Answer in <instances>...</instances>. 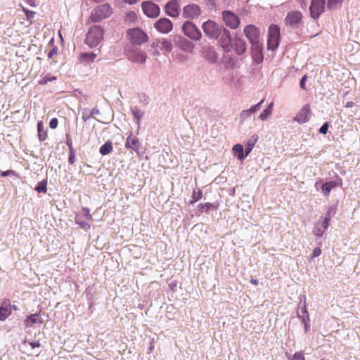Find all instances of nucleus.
Segmentation results:
<instances>
[{"instance_id": "obj_1", "label": "nucleus", "mask_w": 360, "mask_h": 360, "mask_svg": "<svg viewBox=\"0 0 360 360\" xmlns=\"http://www.w3.org/2000/svg\"><path fill=\"white\" fill-rule=\"evenodd\" d=\"M103 29L100 25H94L89 28L85 42L91 48L96 47L103 41Z\"/></svg>"}, {"instance_id": "obj_2", "label": "nucleus", "mask_w": 360, "mask_h": 360, "mask_svg": "<svg viewBox=\"0 0 360 360\" xmlns=\"http://www.w3.org/2000/svg\"><path fill=\"white\" fill-rule=\"evenodd\" d=\"M202 29L207 37L210 39H217L221 35L224 27L218 25L216 22L208 20L203 22Z\"/></svg>"}, {"instance_id": "obj_3", "label": "nucleus", "mask_w": 360, "mask_h": 360, "mask_svg": "<svg viewBox=\"0 0 360 360\" xmlns=\"http://www.w3.org/2000/svg\"><path fill=\"white\" fill-rule=\"evenodd\" d=\"M112 13V9L108 4L100 5L94 8L91 13V20L94 22H98L108 18Z\"/></svg>"}, {"instance_id": "obj_4", "label": "nucleus", "mask_w": 360, "mask_h": 360, "mask_svg": "<svg viewBox=\"0 0 360 360\" xmlns=\"http://www.w3.org/2000/svg\"><path fill=\"white\" fill-rule=\"evenodd\" d=\"M75 223L85 231L90 229L91 222L93 221L92 215L86 207H83L80 212L75 215Z\"/></svg>"}, {"instance_id": "obj_5", "label": "nucleus", "mask_w": 360, "mask_h": 360, "mask_svg": "<svg viewBox=\"0 0 360 360\" xmlns=\"http://www.w3.org/2000/svg\"><path fill=\"white\" fill-rule=\"evenodd\" d=\"M280 39V28L276 25H271L269 27L267 40L268 49L274 51L277 49Z\"/></svg>"}, {"instance_id": "obj_6", "label": "nucleus", "mask_w": 360, "mask_h": 360, "mask_svg": "<svg viewBox=\"0 0 360 360\" xmlns=\"http://www.w3.org/2000/svg\"><path fill=\"white\" fill-rule=\"evenodd\" d=\"M182 31L185 35L192 40L199 41L202 38L201 32L191 21H186L183 24Z\"/></svg>"}, {"instance_id": "obj_7", "label": "nucleus", "mask_w": 360, "mask_h": 360, "mask_svg": "<svg viewBox=\"0 0 360 360\" xmlns=\"http://www.w3.org/2000/svg\"><path fill=\"white\" fill-rule=\"evenodd\" d=\"M127 37L134 44H141L148 40L147 34L139 28L128 30Z\"/></svg>"}, {"instance_id": "obj_8", "label": "nucleus", "mask_w": 360, "mask_h": 360, "mask_svg": "<svg viewBox=\"0 0 360 360\" xmlns=\"http://www.w3.org/2000/svg\"><path fill=\"white\" fill-rule=\"evenodd\" d=\"M326 0H311L309 7L310 15L312 18L318 19L324 11Z\"/></svg>"}, {"instance_id": "obj_9", "label": "nucleus", "mask_w": 360, "mask_h": 360, "mask_svg": "<svg viewBox=\"0 0 360 360\" xmlns=\"http://www.w3.org/2000/svg\"><path fill=\"white\" fill-rule=\"evenodd\" d=\"M143 13L149 18H156L160 14V8L151 1H143L141 4Z\"/></svg>"}, {"instance_id": "obj_10", "label": "nucleus", "mask_w": 360, "mask_h": 360, "mask_svg": "<svg viewBox=\"0 0 360 360\" xmlns=\"http://www.w3.org/2000/svg\"><path fill=\"white\" fill-rule=\"evenodd\" d=\"M244 33L251 44L260 42L259 30L255 25H248L246 27H245Z\"/></svg>"}, {"instance_id": "obj_11", "label": "nucleus", "mask_w": 360, "mask_h": 360, "mask_svg": "<svg viewBox=\"0 0 360 360\" xmlns=\"http://www.w3.org/2000/svg\"><path fill=\"white\" fill-rule=\"evenodd\" d=\"M200 13L201 9L200 6L192 4L184 6L182 15L185 18L192 20L198 18Z\"/></svg>"}, {"instance_id": "obj_12", "label": "nucleus", "mask_w": 360, "mask_h": 360, "mask_svg": "<svg viewBox=\"0 0 360 360\" xmlns=\"http://www.w3.org/2000/svg\"><path fill=\"white\" fill-rule=\"evenodd\" d=\"M223 20L231 29H236L240 24L239 18L233 13L228 11H224L222 13Z\"/></svg>"}, {"instance_id": "obj_13", "label": "nucleus", "mask_w": 360, "mask_h": 360, "mask_svg": "<svg viewBox=\"0 0 360 360\" xmlns=\"http://www.w3.org/2000/svg\"><path fill=\"white\" fill-rule=\"evenodd\" d=\"M154 27L158 32L167 34L172 31L173 24L172 21L167 18H160L155 23Z\"/></svg>"}, {"instance_id": "obj_14", "label": "nucleus", "mask_w": 360, "mask_h": 360, "mask_svg": "<svg viewBox=\"0 0 360 360\" xmlns=\"http://www.w3.org/2000/svg\"><path fill=\"white\" fill-rule=\"evenodd\" d=\"M146 54L139 49L131 50L128 54V59L134 63L143 64L146 60Z\"/></svg>"}, {"instance_id": "obj_15", "label": "nucleus", "mask_w": 360, "mask_h": 360, "mask_svg": "<svg viewBox=\"0 0 360 360\" xmlns=\"http://www.w3.org/2000/svg\"><path fill=\"white\" fill-rule=\"evenodd\" d=\"M302 15L299 11H291L288 13L285 18V23L287 26L295 27L302 20Z\"/></svg>"}, {"instance_id": "obj_16", "label": "nucleus", "mask_w": 360, "mask_h": 360, "mask_svg": "<svg viewBox=\"0 0 360 360\" xmlns=\"http://www.w3.org/2000/svg\"><path fill=\"white\" fill-rule=\"evenodd\" d=\"M252 56L254 61L260 63L263 61L262 44L260 42L251 44Z\"/></svg>"}, {"instance_id": "obj_17", "label": "nucleus", "mask_w": 360, "mask_h": 360, "mask_svg": "<svg viewBox=\"0 0 360 360\" xmlns=\"http://www.w3.org/2000/svg\"><path fill=\"white\" fill-rule=\"evenodd\" d=\"M264 101V99H262L257 104L252 105L250 108L242 110L239 115L240 120L244 121L250 118L253 114L259 110L260 106Z\"/></svg>"}, {"instance_id": "obj_18", "label": "nucleus", "mask_w": 360, "mask_h": 360, "mask_svg": "<svg viewBox=\"0 0 360 360\" xmlns=\"http://www.w3.org/2000/svg\"><path fill=\"white\" fill-rule=\"evenodd\" d=\"M202 56L211 63H216L218 59V54L212 47L203 48Z\"/></svg>"}, {"instance_id": "obj_19", "label": "nucleus", "mask_w": 360, "mask_h": 360, "mask_svg": "<svg viewBox=\"0 0 360 360\" xmlns=\"http://www.w3.org/2000/svg\"><path fill=\"white\" fill-rule=\"evenodd\" d=\"M127 148L132 149L136 153H139L141 150V143L136 136H133L131 134L127 138L125 143Z\"/></svg>"}, {"instance_id": "obj_20", "label": "nucleus", "mask_w": 360, "mask_h": 360, "mask_svg": "<svg viewBox=\"0 0 360 360\" xmlns=\"http://www.w3.org/2000/svg\"><path fill=\"white\" fill-rule=\"evenodd\" d=\"M179 1L172 0L169 1L165 6V11L167 14L171 17H176L179 14Z\"/></svg>"}, {"instance_id": "obj_21", "label": "nucleus", "mask_w": 360, "mask_h": 360, "mask_svg": "<svg viewBox=\"0 0 360 360\" xmlns=\"http://www.w3.org/2000/svg\"><path fill=\"white\" fill-rule=\"evenodd\" d=\"M310 116L309 107L304 105L294 118L295 121L299 123H304L309 121Z\"/></svg>"}, {"instance_id": "obj_22", "label": "nucleus", "mask_w": 360, "mask_h": 360, "mask_svg": "<svg viewBox=\"0 0 360 360\" xmlns=\"http://www.w3.org/2000/svg\"><path fill=\"white\" fill-rule=\"evenodd\" d=\"M43 319L39 316V313L33 314L28 316L24 321V324L25 327L31 328L33 327L35 324H41L43 323Z\"/></svg>"}, {"instance_id": "obj_23", "label": "nucleus", "mask_w": 360, "mask_h": 360, "mask_svg": "<svg viewBox=\"0 0 360 360\" xmlns=\"http://www.w3.org/2000/svg\"><path fill=\"white\" fill-rule=\"evenodd\" d=\"M221 34V37L220 42H221V46L224 50L229 51V48L231 46V40H232L231 33L229 30L224 28V30H222V32Z\"/></svg>"}, {"instance_id": "obj_24", "label": "nucleus", "mask_w": 360, "mask_h": 360, "mask_svg": "<svg viewBox=\"0 0 360 360\" xmlns=\"http://www.w3.org/2000/svg\"><path fill=\"white\" fill-rule=\"evenodd\" d=\"M11 314V304L9 300H5L0 307V320H6Z\"/></svg>"}, {"instance_id": "obj_25", "label": "nucleus", "mask_w": 360, "mask_h": 360, "mask_svg": "<svg viewBox=\"0 0 360 360\" xmlns=\"http://www.w3.org/2000/svg\"><path fill=\"white\" fill-rule=\"evenodd\" d=\"M297 314L301 320H304L305 321H310L305 301L302 302V300H300Z\"/></svg>"}, {"instance_id": "obj_26", "label": "nucleus", "mask_w": 360, "mask_h": 360, "mask_svg": "<svg viewBox=\"0 0 360 360\" xmlns=\"http://www.w3.org/2000/svg\"><path fill=\"white\" fill-rule=\"evenodd\" d=\"M340 185H342L341 179L337 181H330L322 185V191L325 195H328L333 188Z\"/></svg>"}, {"instance_id": "obj_27", "label": "nucleus", "mask_w": 360, "mask_h": 360, "mask_svg": "<svg viewBox=\"0 0 360 360\" xmlns=\"http://www.w3.org/2000/svg\"><path fill=\"white\" fill-rule=\"evenodd\" d=\"M156 46L161 50L164 51L165 53H168L172 50V44L170 41L162 39L156 42Z\"/></svg>"}, {"instance_id": "obj_28", "label": "nucleus", "mask_w": 360, "mask_h": 360, "mask_svg": "<svg viewBox=\"0 0 360 360\" xmlns=\"http://www.w3.org/2000/svg\"><path fill=\"white\" fill-rule=\"evenodd\" d=\"M233 151L234 152L235 155H238V158L240 160H244L248 154H246V152L244 153V148L243 145L241 144H236L233 147Z\"/></svg>"}, {"instance_id": "obj_29", "label": "nucleus", "mask_w": 360, "mask_h": 360, "mask_svg": "<svg viewBox=\"0 0 360 360\" xmlns=\"http://www.w3.org/2000/svg\"><path fill=\"white\" fill-rule=\"evenodd\" d=\"M131 111L134 117L136 119L137 124H140V121L144 115V111L137 106L131 107Z\"/></svg>"}, {"instance_id": "obj_30", "label": "nucleus", "mask_w": 360, "mask_h": 360, "mask_svg": "<svg viewBox=\"0 0 360 360\" xmlns=\"http://www.w3.org/2000/svg\"><path fill=\"white\" fill-rule=\"evenodd\" d=\"M257 140H258V136L256 134L252 135L249 139V140L248 141L247 144L245 146V148L246 154L248 155L252 151V150L254 146L255 145V143H257Z\"/></svg>"}, {"instance_id": "obj_31", "label": "nucleus", "mask_w": 360, "mask_h": 360, "mask_svg": "<svg viewBox=\"0 0 360 360\" xmlns=\"http://www.w3.org/2000/svg\"><path fill=\"white\" fill-rule=\"evenodd\" d=\"M274 104L273 103H271L268 107L264 109L262 113H260L259 118L262 121H266L269 117L271 115L272 109H273Z\"/></svg>"}, {"instance_id": "obj_32", "label": "nucleus", "mask_w": 360, "mask_h": 360, "mask_svg": "<svg viewBox=\"0 0 360 360\" xmlns=\"http://www.w3.org/2000/svg\"><path fill=\"white\" fill-rule=\"evenodd\" d=\"M112 150V146L111 141H106L103 146H101L99 152L102 155H106L110 153Z\"/></svg>"}, {"instance_id": "obj_33", "label": "nucleus", "mask_w": 360, "mask_h": 360, "mask_svg": "<svg viewBox=\"0 0 360 360\" xmlns=\"http://www.w3.org/2000/svg\"><path fill=\"white\" fill-rule=\"evenodd\" d=\"M38 137L40 141H44L47 137L46 131L44 128L42 122H39L37 124Z\"/></svg>"}, {"instance_id": "obj_34", "label": "nucleus", "mask_w": 360, "mask_h": 360, "mask_svg": "<svg viewBox=\"0 0 360 360\" xmlns=\"http://www.w3.org/2000/svg\"><path fill=\"white\" fill-rule=\"evenodd\" d=\"M179 46L184 51H191L193 48V44L186 39H182L179 41Z\"/></svg>"}, {"instance_id": "obj_35", "label": "nucleus", "mask_w": 360, "mask_h": 360, "mask_svg": "<svg viewBox=\"0 0 360 360\" xmlns=\"http://www.w3.org/2000/svg\"><path fill=\"white\" fill-rule=\"evenodd\" d=\"M236 51L238 55H242L246 51V46L245 41L243 40H238L235 44Z\"/></svg>"}, {"instance_id": "obj_36", "label": "nucleus", "mask_w": 360, "mask_h": 360, "mask_svg": "<svg viewBox=\"0 0 360 360\" xmlns=\"http://www.w3.org/2000/svg\"><path fill=\"white\" fill-rule=\"evenodd\" d=\"M96 54L94 53H84L81 55L82 61L86 62L87 63L93 62L96 58Z\"/></svg>"}, {"instance_id": "obj_37", "label": "nucleus", "mask_w": 360, "mask_h": 360, "mask_svg": "<svg viewBox=\"0 0 360 360\" xmlns=\"http://www.w3.org/2000/svg\"><path fill=\"white\" fill-rule=\"evenodd\" d=\"M46 186H47L46 181H45V180L41 181L37 184V186H36L35 190L38 193H46V190H47Z\"/></svg>"}, {"instance_id": "obj_38", "label": "nucleus", "mask_w": 360, "mask_h": 360, "mask_svg": "<svg viewBox=\"0 0 360 360\" xmlns=\"http://www.w3.org/2000/svg\"><path fill=\"white\" fill-rule=\"evenodd\" d=\"M202 197V192L200 189L195 190L193 192L191 203H194L201 199Z\"/></svg>"}, {"instance_id": "obj_39", "label": "nucleus", "mask_w": 360, "mask_h": 360, "mask_svg": "<svg viewBox=\"0 0 360 360\" xmlns=\"http://www.w3.org/2000/svg\"><path fill=\"white\" fill-rule=\"evenodd\" d=\"M325 231L326 230L324 229H323V227H321V225H319V224H316L314 229L313 233L314 235H316L319 237H321L323 236V234L324 233Z\"/></svg>"}, {"instance_id": "obj_40", "label": "nucleus", "mask_w": 360, "mask_h": 360, "mask_svg": "<svg viewBox=\"0 0 360 360\" xmlns=\"http://www.w3.org/2000/svg\"><path fill=\"white\" fill-rule=\"evenodd\" d=\"M343 0H328L327 6L329 9H334L340 4H342Z\"/></svg>"}, {"instance_id": "obj_41", "label": "nucleus", "mask_w": 360, "mask_h": 360, "mask_svg": "<svg viewBox=\"0 0 360 360\" xmlns=\"http://www.w3.org/2000/svg\"><path fill=\"white\" fill-rule=\"evenodd\" d=\"M290 360H305V357L302 352H297L294 354Z\"/></svg>"}, {"instance_id": "obj_42", "label": "nucleus", "mask_w": 360, "mask_h": 360, "mask_svg": "<svg viewBox=\"0 0 360 360\" xmlns=\"http://www.w3.org/2000/svg\"><path fill=\"white\" fill-rule=\"evenodd\" d=\"M330 219V213L328 212V214H327V217H325V219H323V221H322V224L321 225V227H323V229H324L325 230H326L328 227V221Z\"/></svg>"}, {"instance_id": "obj_43", "label": "nucleus", "mask_w": 360, "mask_h": 360, "mask_svg": "<svg viewBox=\"0 0 360 360\" xmlns=\"http://www.w3.org/2000/svg\"><path fill=\"white\" fill-rule=\"evenodd\" d=\"M68 145H69V146L71 148L70 156H69V158H68V162H69L70 164H73L75 162V153L72 151V148L71 143H68Z\"/></svg>"}, {"instance_id": "obj_44", "label": "nucleus", "mask_w": 360, "mask_h": 360, "mask_svg": "<svg viewBox=\"0 0 360 360\" xmlns=\"http://www.w3.org/2000/svg\"><path fill=\"white\" fill-rule=\"evenodd\" d=\"M136 18V14L134 11H130L126 14V20L134 21Z\"/></svg>"}, {"instance_id": "obj_45", "label": "nucleus", "mask_w": 360, "mask_h": 360, "mask_svg": "<svg viewBox=\"0 0 360 360\" xmlns=\"http://www.w3.org/2000/svg\"><path fill=\"white\" fill-rule=\"evenodd\" d=\"M212 207L211 203H205V204H200L198 205V209L200 211H203V210L205 208L206 210H209L210 207Z\"/></svg>"}, {"instance_id": "obj_46", "label": "nucleus", "mask_w": 360, "mask_h": 360, "mask_svg": "<svg viewBox=\"0 0 360 360\" xmlns=\"http://www.w3.org/2000/svg\"><path fill=\"white\" fill-rule=\"evenodd\" d=\"M86 109H84L82 112V118L84 122H86L91 117V114L88 115L86 113Z\"/></svg>"}, {"instance_id": "obj_47", "label": "nucleus", "mask_w": 360, "mask_h": 360, "mask_svg": "<svg viewBox=\"0 0 360 360\" xmlns=\"http://www.w3.org/2000/svg\"><path fill=\"white\" fill-rule=\"evenodd\" d=\"M328 122L324 123L320 128L319 132L323 134H326L328 131Z\"/></svg>"}, {"instance_id": "obj_48", "label": "nucleus", "mask_w": 360, "mask_h": 360, "mask_svg": "<svg viewBox=\"0 0 360 360\" xmlns=\"http://www.w3.org/2000/svg\"><path fill=\"white\" fill-rule=\"evenodd\" d=\"M58 122L57 118H53L49 122V127L51 129H56L58 126Z\"/></svg>"}, {"instance_id": "obj_49", "label": "nucleus", "mask_w": 360, "mask_h": 360, "mask_svg": "<svg viewBox=\"0 0 360 360\" xmlns=\"http://www.w3.org/2000/svg\"><path fill=\"white\" fill-rule=\"evenodd\" d=\"M321 253V250L319 248H316L314 249L312 255L311 256V258L319 257Z\"/></svg>"}, {"instance_id": "obj_50", "label": "nucleus", "mask_w": 360, "mask_h": 360, "mask_svg": "<svg viewBox=\"0 0 360 360\" xmlns=\"http://www.w3.org/2000/svg\"><path fill=\"white\" fill-rule=\"evenodd\" d=\"M24 11L25 12L26 17H27V20H30V19L34 17V14H35V12L31 11H28V10L24 9Z\"/></svg>"}, {"instance_id": "obj_51", "label": "nucleus", "mask_w": 360, "mask_h": 360, "mask_svg": "<svg viewBox=\"0 0 360 360\" xmlns=\"http://www.w3.org/2000/svg\"><path fill=\"white\" fill-rule=\"evenodd\" d=\"M306 79H307V75H304L301 80H300V87L302 89H306V86H305V81H306Z\"/></svg>"}, {"instance_id": "obj_52", "label": "nucleus", "mask_w": 360, "mask_h": 360, "mask_svg": "<svg viewBox=\"0 0 360 360\" xmlns=\"http://www.w3.org/2000/svg\"><path fill=\"white\" fill-rule=\"evenodd\" d=\"M29 345L30 346L32 347V349H34V348H37V347H40V343L39 341H35V342H29Z\"/></svg>"}, {"instance_id": "obj_53", "label": "nucleus", "mask_w": 360, "mask_h": 360, "mask_svg": "<svg viewBox=\"0 0 360 360\" xmlns=\"http://www.w3.org/2000/svg\"><path fill=\"white\" fill-rule=\"evenodd\" d=\"M57 53V49L56 48H53L48 53V58H51L53 57V56H54L55 54H56Z\"/></svg>"}, {"instance_id": "obj_54", "label": "nucleus", "mask_w": 360, "mask_h": 360, "mask_svg": "<svg viewBox=\"0 0 360 360\" xmlns=\"http://www.w3.org/2000/svg\"><path fill=\"white\" fill-rule=\"evenodd\" d=\"M90 114L91 117H94V115H99L100 111L97 108H94Z\"/></svg>"}, {"instance_id": "obj_55", "label": "nucleus", "mask_w": 360, "mask_h": 360, "mask_svg": "<svg viewBox=\"0 0 360 360\" xmlns=\"http://www.w3.org/2000/svg\"><path fill=\"white\" fill-rule=\"evenodd\" d=\"M303 324L304 325V329H305V332L307 333L309 328V321H304V320H302Z\"/></svg>"}, {"instance_id": "obj_56", "label": "nucleus", "mask_w": 360, "mask_h": 360, "mask_svg": "<svg viewBox=\"0 0 360 360\" xmlns=\"http://www.w3.org/2000/svg\"><path fill=\"white\" fill-rule=\"evenodd\" d=\"M139 1V0H123L124 2L131 4V5L136 4Z\"/></svg>"}, {"instance_id": "obj_57", "label": "nucleus", "mask_w": 360, "mask_h": 360, "mask_svg": "<svg viewBox=\"0 0 360 360\" xmlns=\"http://www.w3.org/2000/svg\"><path fill=\"white\" fill-rule=\"evenodd\" d=\"M11 172H13V171H11V170L5 171V172H1V176H7Z\"/></svg>"}, {"instance_id": "obj_58", "label": "nucleus", "mask_w": 360, "mask_h": 360, "mask_svg": "<svg viewBox=\"0 0 360 360\" xmlns=\"http://www.w3.org/2000/svg\"><path fill=\"white\" fill-rule=\"evenodd\" d=\"M354 105V103L352 101L347 102L345 107L346 108H352Z\"/></svg>"}, {"instance_id": "obj_59", "label": "nucleus", "mask_w": 360, "mask_h": 360, "mask_svg": "<svg viewBox=\"0 0 360 360\" xmlns=\"http://www.w3.org/2000/svg\"><path fill=\"white\" fill-rule=\"evenodd\" d=\"M250 283H251L252 284L255 285H258V283H259V281H258L257 280H256V279L252 278V279L250 280Z\"/></svg>"}, {"instance_id": "obj_60", "label": "nucleus", "mask_w": 360, "mask_h": 360, "mask_svg": "<svg viewBox=\"0 0 360 360\" xmlns=\"http://www.w3.org/2000/svg\"><path fill=\"white\" fill-rule=\"evenodd\" d=\"M153 55H154V56H159V55H160V53H159V51H157V50H156V51H154Z\"/></svg>"}, {"instance_id": "obj_61", "label": "nucleus", "mask_w": 360, "mask_h": 360, "mask_svg": "<svg viewBox=\"0 0 360 360\" xmlns=\"http://www.w3.org/2000/svg\"><path fill=\"white\" fill-rule=\"evenodd\" d=\"M151 46H152V47H153V48H155V47H158V46H156V42H153V43L152 44V45H151Z\"/></svg>"}, {"instance_id": "obj_62", "label": "nucleus", "mask_w": 360, "mask_h": 360, "mask_svg": "<svg viewBox=\"0 0 360 360\" xmlns=\"http://www.w3.org/2000/svg\"><path fill=\"white\" fill-rule=\"evenodd\" d=\"M206 1L208 2V4H210V2H212V0H206Z\"/></svg>"}, {"instance_id": "obj_63", "label": "nucleus", "mask_w": 360, "mask_h": 360, "mask_svg": "<svg viewBox=\"0 0 360 360\" xmlns=\"http://www.w3.org/2000/svg\"><path fill=\"white\" fill-rule=\"evenodd\" d=\"M206 1L208 2V4H210V2H212V0H206Z\"/></svg>"}]
</instances>
